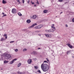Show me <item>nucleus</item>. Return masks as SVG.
<instances>
[{
    "label": "nucleus",
    "instance_id": "1",
    "mask_svg": "<svg viewBox=\"0 0 74 74\" xmlns=\"http://www.w3.org/2000/svg\"><path fill=\"white\" fill-rule=\"evenodd\" d=\"M41 68L44 72H46L49 70V66L47 64H42L41 65Z\"/></svg>",
    "mask_w": 74,
    "mask_h": 74
},
{
    "label": "nucleus",
    "instance_id": "2",
    "mask_svg": "<svg viewBox=\"0 0 74 74\" xmlns=\"http://www.w3.org/2000/svg\"><path fill=\"white\" fill-rule=\"evenodd\" d=\"M54 24L52 25L51 26V28H52V29H51L48 30L46 29L45 30V32H48L49 33H51V32L53 33V32H54V31H55V30H56V29L55 27H54Z\"/></svg>",
    "mask_w": 74,
    "mask_h": 74
},
{
    "label": "nucleus",
    "instance_id": "3",
    "mask_svg": "<svg viewBox=\"0 0 74 74\" xmlns=\"http://www.w3.org/2000/svg\"><path fill=\"white\" fill-rule=\"evenodd\" d=\"M16 60H17L16 58L14 59L13 60L10 62V64H13V63H14V62H15Z\"/></svg>",
    "mask_w": 74,
    "mask_h": 74
},
{
    "label": "nucleus",
    "instance_id": "4",
    "mask_svg": "<svg viewBox=\"0 0 74 74\" xmlns=\"http://www.w3.org/2000/svg\"><path fill=\"white\" fill-rule=\"evenodd\" d=\"M12 12L13 14H16V9L15 8H13L12 10Z\"/></svg>",
    "mask_w": 74,
    "mask_h": 74
},
{
    "label": "nucleus",
    "instance_id": "5",
    "mask_svg": "<svg viewBox=\"0 0 74 74\" xmlns=\"http://www.w3.org/2000/svg\"><path fill=\"white\" fill-rule=\"evenodd\" d=\"M70 48H73V47L70 44H66Z\"/></svg>",
    "mask_w": 74,
    "mask_h": 74
},
{
    "label": "nucleus",
    "instance_id": "6",
    "mask_svg": "<svg viewBox=\"0 0 74 74\" xmlns=\"http://www.w3.org/2000/svg\"><path fill=\"white\" fill-rule=\"evenodd\" d=\"M6 57L7 59H10V58H11V56L10 54H8L7 55Z\"/></svg>",
    "mask_w": 74,
    "mask_h": 74
},
{
    "label": "nucleus",
    "instance_id": "7",
    "mask_svg": "<svg viewBox=\"0 0 74 74\" xmlns=\"http://www.w3.org/2000/svg\"><path fill=\"white\" fill-rule=\"evenodd\" d=\"M32 62V61L31 59H29L28 60H27V62L28 64H30Z\"/></svg>",
    "mask_w": 74,
    "mask_h": 74
},
{
    "label": "nucleus",
    "instance_id": "8",
    "mask_svg": "<svg viewBox=\"0 0 74 74\" xmlns=\"http://www.w3.org/2000/svg\"><path fill=\"white\" fill-rule=\"evenodd\" d=\"M37 27H38V29H40L42 27V26L41 25H39L37 26Z\"/></svg>",
    "mask_w": 74,
    "mask_h": 74
},
{
    "label": "nucleus",
    "instance_id": "9",
    "mask_svg": "<svg viewBox=\"0 0 74 74\" xmlns=\"http://www.w3.org/2000/svg\"><path fill=\"white\" fill-rule=\"evenodd\" d=\"M48 12V10H45L43 11L44 13H45V14L47 13Z\"/></svg>",
    "mask_w": 74,
    "mask_h": 74
},
{
    "label": "nucleus",
    "instance_id": "10",
    "mask_svg": "<svg viewBox=\"0 0 74 74\" xmlns=\"http://www.w3.org/2000/svg\"><path fill=\"white\" fill-rule=\"evenodd\" d=\"M27 22L28 23H30L31 22V21H30V20H27Z\"/></svg>",
    "mask_w": 74,
    "mask_h": 74
},
{
    "label": "nucleus",
    "instance_id": "11",
    "mask_svg": "<svg viewBox=\"0 0 74 74\" xmlns=\"http://www.w3.org/2000/svg\"><path fill=\"white\" fill-rule=\"evenodd\" d=\"M34 27V26H33V25H32L31 26H30L29 27H28V28L30 29H31V28H32V27Z\"/></svg>",
    "mask_w": 74,
    "mask_h": 74
},
{
    "label": "nucleus",
    "instance_id": "12",
    "mask_svg": "<svg viewBox=\"0 0 74 74\" xmlns=\"http://www.w3.org/2000/svg\"><path fill=\"white\" fill-rule=\"evenodd\" d=\"M71 50H69V51H68L67 52H66V54L67 55H68L69 53H70V52H71Z\"/></svg>",
    "mask_w": 74,
    "mask_h": 74
},
{
    "label": "nucleus",
    "instance_id": "13",
    "mask_svg": "<svg viewBox=\"0 0 74 74\" xmlns=\"http://www.w3.org/2000/svg\"><path fill=\"white\" fill-rule=\"evenodd\" d=\"M36 18V15H34L32 17L33 19H35V18Z\"/></svg>",
    "mask_w": 74,
    "mask_h": 74
},
{
    "label": "nucleus",
    "instance_id": "14",
    "mask_svg": "<svg viewBox=\"0 0 74 74\" xmlns=\"http://www.w3.org/2000/svg\"><path fill=\"white\" fill-rule=\"evenodd\" d=\"M2 3H3V4H5L6 3V1H4V0H3L2 1Z\"/></svg>",
    "mask_w": 74,
    "mask_h": 74
},
{
    "label": "nucleus",
    "instance_id": "15",
    "mask_svg": "<svg viewBox=\"0 0 74 74\" xmlns=\"http://www.w3.org/2000/svg\"><path fill=\"white\" fill-rule=\"evenodd\" d=\"M4 37H5V38H7V35L6 34H5L4 35Z\"/></svg>",
    "mask_w": 74,
    "mask_h": 74
},
{
    "label": "nucleus",
    "instance_id": "16",
    "mask_svg": "<svg viewBox=\"0 0 74 74\" xmlns=\"http://www.w3.org/2000/svg\"><path fill=\"white\" fill-rule=\"evenodd\" d=\"M18 15H19V16H22V14L20 12L18 13Z\"/></svg>",
    "mask_w": 74,
    "mask_h": 74
},
{
    "label": "nucleus",
    "instance_id": "17",
    "mask_svg": "<svg viewBox=\"0 0 74 74\" xmlns=\"http://www.w3.org/2000/svg\"><path fill=\"white\" fill-rule=\"evenodd\" d=\"M17 74H23V72H17Z\"/></svg>",
    "mask_w": 74,
    "mask_h": 74
},
{
    "label": "nucleus",
    "instance_id": "18",
    "mask_svg": "<svg viewBox=\"0 0 74 74\" xmlns=\"http://www.w3.org/2000/svg\"><path fill=\"white\" fill-rule=\"evenodd\" d=\"M45 36L46 37H49V35L48 34H45Z\"/></svg>",
    "mask_w": 74,
    "mask_h": 74
},
{
    "label": "nucleus",
    "instance_id": "19",
    "mask_svg": "<svg viewBox=\"0 0 74 74\" xmlns=\"http://www.w3.org/2000/svg\"><path fill=\"white\" fill-rule=\"evenodd\" d=\"M21 63H18V67H20V66H21Z\"/></svg>",
    "mask_w": 74,
    "mask_h": 74
},
{
    "label": "nucleus",
    "instance_id": "20",
    "mask_svg": "<svg viewBox=\"0 0 74 74\" xmlns=\"http://www.w3.org/2000/svg\"><path fill=\"white\" fill-rule=\"evenodd\" d=\"M32 25L34 27V26H36V25H37V24L36 23H34Z\"/></svg>",
    "mask_w": 74,
    "mask_h": 74
},
{
    "label": "nucleus",
    "instance_id": "21",
    "mask_svg": "<svg viewBox=\"0 0 74 74\" xmlns=\"http://www.w3.org/2000/svg\"><path fill=\"white\" fill-rule=\"evenodd\" d=\"M4 63H8V61H6V60H5L4 61Z\"/></svg>",
    "mask_w": 74,
    "mask_h": 74
},
{
    "label": "nucleus",
    "instance_id": "22",
    "mask_svg": "<svg viewBox=\"0 0 74 74\" xmlns=\"http://www.w3.org/2000/svg\"><path fill=\"white\" fill-rule=\"evenodd\" d=\"M27 51V49H24L23 50V51Z\"/></svg>",
    "mask_w": 74,
    "mask_h": 74
},
{
    "label": "nucleus",
    "instance_id": "23",
    "mask_svg": "<svg viewBox=\"0 0 74 74\" xmlns=\"http://www.w3.org/2000/svg\"><path fill=\"white\" fill-rule=\"evenodd\" d=\"M33 54H34V55H36V51H34L33 52Z\"/></svg>",
    "mask_w": 74,
    "mask_h": 74
},
{
    "label": "nucleus",
    "instance_id": "24",
    "mask_svg": "<svg viewBox=\"0 0 74 74\" xmlns=\"http://www.w3.org/2000/svg\"><path fill=\"white\" fill-rule=\"evenodd\" d=\"M35 69H36V70H37V66H34V67Z\"/></svg>",
    "mask_w": 74,
    "mask_h": 74
},
{
    "label": "nucleus",
    "instance_id": "25",
    "mask_svg": "<svg viewBox=\"0 0 74 74\" xmlns=\"http://www.w3.org/2000/svg\"><path fill=\"white\" fill-rule=\"evenodd\" d=\"M49 37H52V36L51 34H49Z\"/></svg>",
    "mask_w": 74,
    "mask_h": 74
},
{
    "label": "nucleus",
    "instance_id": "26",
    "mask_svg": "<svg viewBox=\"0 0 74 74\" xmlns=\"http://www.w3.org/2000/svg\"><path fill=\"white\" fill-rule=\"evenodd\" d=\"M1 41H4V38H1Z\"/></svg>",
    "mask_w": 74,
    "mask_h": 74
},
{
    "label": "nucleus",
    "instance_id": "27",
    "mask_svg": "<svg viewBox=\"0 0 74 74\" xmlns=\"http://www.w3.org/2000/svg\"><path fill=\"white\" fill-rule=\"evenodd\" d=\"M7 16L6 14H4V15H3V16H2V18H4V16Z\"/></svg>",
    "mask_w": 74,
    "mask_h": 74
},
{
    "label": "nucleus",
    "instance_id": "28",
    "mask_svg": "<svg viewBox=\"0 0 74 74\" xmlns=\"http://www.w3.org/2000/svg\"><path fill=\"white\" fill-rule=\"evenodd\" d=\"M58 1L59 2H62L63 0H58Z\"/></svg>",
    "mask_w": 74,
    "mask_h": 74
},
{
    "label": "nucleus",
    "instance_id": "29",
    "mask_svg": "<svg viewBox=\"0 0 74 74\" xmlns=\"http://www.w3.org/2000/svg\"><path fill=\"white\" fill-rule=\"evenodd\" d=\"M34 28L35 29H38V28L37 27V26H36V27H35Z\"/></svg>",
    "mask_w": 74,
    "mask_h": 74
},
{
    "label": "nucleus",
    "instance_id": "30",
    "mask_svg": "<svg viewBox=\"0 0 74 74\" xmlns=\"http://www.w3.org/2000/svg\"><path fill=\"white\" fill-rule=\"evenodd\" d=\"M14 42V41H11L10 42V43H13Z\"/></svg>",
    "mask_w": 74,
    "mask_h": 74
},
{
    "label": "nucleus",
    "instance_id": "31",
    "mask_svg": "<svg viewBox=\"0 0 74 74\" xmlns=\"http://www.w3.org/2000/svg\"><path fill=\"white\" fill-rule=\"evenodd\" d=\"M15 52H18V49H16L15 50Z\"/></svg>",
    "mask_w": 74,
    "mask_h": 74
},
{
    "label": "nucleus",
    "instance_id": "32",
    "mask_svg": "<svg viewBox=\"0 0 74 74\" xmlns=\"http://www.w3.org/2000/svg\"><path fill=\"white\" fill-rule=\"evenodd\" d=\"M38 73H41V71H40V70H38Z\"/></svg>",
    "mask_w": 74,
    "mask_h": 74
},
{
    "label": "nucleus",
    "instance_id": "33",
    "mask_svg": "<svg viewBox=\"0 0 74 74\" xmlns=\"http://www.w3.org/2000/svg\"><path fill=\"white\" fill-rule=\"evenodd\" d=\"M22 2L24 4V3H25V0H22Z\"/></svg>",
    "mask_w": 74,
    "mask_h": 74
},
{
    "label": "nucleus",
    "instance_id": "34",
    "mask_svg": "<svg viewBox=\"0 0 74 74\" xmlns=\"http://www.w3.org/2000/svg\"><path fill=\"white\" fill-rule=\"evenodd\" d=\"M44 63H48V62L47 61L45 60L44 61Z\"/></svg>",
    "mask_w": 74,
    "mask_h": 74
},
{
    "label": "nucleus",
    "instance_id": "35",
    "mask_svg": "<svg viewBox=\"0 0 74 74\" xmlns=\"http://www.w3.org/2000/svg\"><path fill=\"white\" fill-rule=\"evenodd\" d=\"M32 1H31V3H32V4H34V2H32Z\"/></svg>",
    "mask_w": 74,
    "mask_h": 74
},
{
    "label": "nucleus",
    "instance_id": "36",
    "mask_svg": "<svg viewBox=\"0 0 74 74\" xmlns=\"http://www.w3.org/2000/svg\"><path fill=\"white\" fill-rule=\"evenodd\" d=\"M65 27H68V25H67V24L65 25Z\"/></svg>",
    "mask_w": 74,
    "mask_h": 74
},
{
    "label": "nucleus",
    "instance_id": "37",
    "mask_svg": "<svg viewBox=\"0 0 74 74\" xmlns=\"http://www.w3.org/2000/svg\"><path fill=\"white\" fill-rule=\"evenodd\" d=\"M47 60V62H49V60H48V58H46Z\"/></svg>",
    "mask_w": 74,
    "mask_h": 74
},
{
    "label": "nucleus",
    "instance_id": "38",
    "mask_svg": "<svg viewBox=\"0 0 74 74\" xmlns=\"http://www.w3.org/2000/svg\"><path fill=\"white\" fill-rule=\"evenodd\" d=\"M72 21L73 22H74V18L72 19Z\"/></svg>",
    "mask_w": 74,
    "mask_h": 74
},
{
    "label": "nucleus",
    "instance_id": "39",
    "mask_svg": "<svg viewBox=\"0 0 74 74\" xmlns=\"http://www.w3.org/2000/svg\"><path fill=\"white\" fill-rule=\"evenodd\" d=\"M35 32H36V33H38V31H35Z\"/></svg>",
    "mask_w": 74,
    "mask_h": 74
},
{
    "label": "nucleus",
    "instance_id": "40",
    "mask_svg": "<svg viewBox=\"0 0 74 74\" xmlns=\"http://www.w3.org/2000/svg\"><path fill=\"white\" fill-rule=\"evenodd\" d=\"M16 1H17V2H19V1H20L19 0H17Z\"/></svg>",
    "mask_w": 74,
    "mask_h": 74
},
{
    "label": "nucleus",
    "instance_id": "41",
    "mask_svg": "<svg viewBox=\"0 0 74 74\" xmlns=\"http://www.w3.org/2000/svg\"><path fill=\"white\" fill-rule=\"evenodd\" d=\"M37 4H39V3H38V0H37Z\"/></svg>",
    "mask_w": 74,
    "mask_h": 74
},
{
    "label": "nucleus",
    "instance_id": "42",
    "mask_svg": "<svg viewBox=\"0 0 74 74\" xmlns=\"http://www.w3.org/2000/svg\"><path fill=\"white\" fill-rule=\"evenodd\" d=\"M28 3H30V1H28Z\"/></svg>",
    "mask_w": 74,
    "mask_h": 74
},
{
    "label": "nucleus",
    "instance_id": "43",
    "mask_svg": "<svg viewBox=\"0 0 74 74\" xmlns=\"http://www.w3.org/2000/svg\"><path fill=\"white\" fill-rule=\"evenodd\" d=\"M62 13H63V12H61L60 13V14H62Z\"/></svg>",
    "mask_w": 74,
    "mask_h": 74
},
{
    "label": "nucleus",
    "instance_id": "44",
    "mask_svg": "<svg viewBox=\"0 0 74 74\" xmlns=\"http://www.w3.org/2000/svg\"><path fill=\"white\" fill-rule=\"evenodd\" d=\"M2 14H3V15H4L5 14H4V12H3V13H2Z\"/></svg>",
    "mask_w": 74,
    "mask_h": 74
},
{
    "label": "nucleus",
    "instance_id": "45",
    "mask_svg": "<svg viewBox=\"0 0 74 74\" xmlns=\"http://www.w3.org/2000/svg\"><path fill=\"white\" fill-rule=\"evenodd\" d=\"M41 49V48H38V49Z\"/></svg>",
    "mask_w": 74,
    "mask_h": 74
},
{
    "label": "nucleus",
    "instance_id": "46",
    "mask_svg": "<svg viewBox=\"0 0 74 74\" xmlns=\"http://www.w3.org/2000/svg\"><path fill=\"white\" fill-rule=\"evenodd\" d=\"M18 4H20V3H21V2H20V1L18 3Z\"/></svg>",
    "mask_w": 74,
    "mask_h": 74
},
{
    "label": "nucleus",
    "instance_id": "47",
    "mask_svg": "<svg viewBox=\"0 0 74 74\" xmlns=\"http://www.w3.org/2000/svg\"><path fill=\"white\" fill-rule=\"evenodd\" d=\"M34 6L35 7H36V4Z\"/></svg>",
    "mask_w": 74,
    "mask_h": 74
},
{
    "label": "nucleus",
    "instance_id": "48",
    "mask_svg": "<svg viewBox=\"0 0 74 74\" xmlns=\"http://www.w3.org/2000/svg\"><path fill=\"white\" fill-rule=\"evenodd\" d=\"M73 4L74 5V3H73Z\"/></svg>",
    "mask_w": 74,
    "mask_h": 74
},
{
    "label": "nucleus",
    "instance_id": "49",
    "mask_svg": "<svg viewBox=\"0 0 74 74\" xmlns=\"http://www.w3.org/2000/svg\"><path fill=\"white\" fill-rule=\"evenodd\" d=\"M72 58H74V56H73V57H72Z\"/></svg>",
    "mask_w": 74,
    "mask_h": 74
},
{
    "label": "nucleus",
    "instance_id": "50",
    "mask_svg": "<svg viewBox=\"0 0 74 74\" xmlns=\"http://www.w3.org/2000/svg\"><path fill=\"white\" fill-rule=\"evenodd\" d=\"M24 30H26V29H25Z\"/></svg>",
    "mask_w": 74,
    "mask_h": 74
},
{
    "label": "nucleus",
    "instance_id": "51",
    "mask_svg": "<svg viewBox=\"0 0 74 74\" xmlns=\"http://www.w3.org/2000/svg\"><path fill=\"white\" fill-rule=\"evenodd\" d=\"M38 35H39V36H40V34H39Z\"/></svg>",
    "mask_w": 74,
    "mask_h": 74
},
{
    "label": "nucleus",
    "instance_id": "52",
    "mask_svg": "<svg viewBox=\"0 0 74 74\" xmlns=\"http://www.w3.org/2000/svg\"><path fill=\"white\" fill-rule=\"evenodd\" d=\"M0 36H1V34H0Z\"/></svg>",
    "mask_w": 74,
    "mask_h": 74
},
{
    "label": "nucleus",
    "instance_id": "53",
    "mask_svg": "<svg viewBox=\"0 0 74 74\" xmlns=\"http://www.w3.org/2000/svg\"><path fill=\"white\" fill-rule=\"evenodd\" d=\"M53 52H54V51H53Z\"/></svg>",
    "mask_w": 74,
    "mask_h": 74
},
{
    "label": "nucleus",
    "instance_id": "54",
    "mask_svg": "<svg viewBox=\"0 0 74 74\" xmlns=\"http://www.w3.org/2000/svg\"><path fill=\"white\" fill-rule=\"evenodd\" d=\"M35 59H36V58H35Z\"/></svg>",
    "mask_w": 74,
    "mask_h": 74
},
{
    "label": "nucleus",
    "instance_id": "55",
    "mask_svg": "<svg viewBox=\"0 0 74 74\" xmlns=\"http://www.w3.org/2000/svg\"><path fill=\"white\" fill-rule=\"evenodd\" d=\"M5 39L4 41H5Z\"/></svg>",
    "mask_w": 74,
    "mask_h": 74
},
{
    "label": "nucleus",
    "instance_id": "56",
    "mask_svg": "<svg viewBox=\"0 0 74 74\" xmlns=\"http://www.w3.org/2000/svg\"><path fill=\"white\" fill-rule=\"evenodd\" d=\"M56 17H57V16H56Z\"/></svg>",
    "mask_w": 74,
    "mask_h": 74
},
{
    "label": "nucleus",
    "instance_id": "57",
    "mask_svg": "<svg viewBox=\"0 0 74 74\" xmlns=\"http://www.w3.org/2000/svg\"><path fill=\"white\" fill-rule=\"evenodd\" d=\"M73 2H74V1H73Z\"/></svg>",
    "mask_w": 74,
    "mask_h": 74
}]
</instances>
